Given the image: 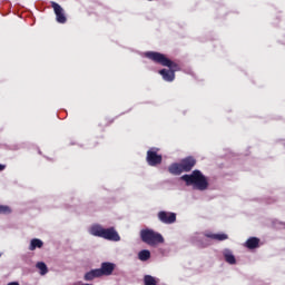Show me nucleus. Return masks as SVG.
Here are the masks:
<instances>
[{
	"label": "nucleus",
	"mask_w": 285,
	"mask_h": 285,
	"mask_svg": "<svg viewBox=\"0 0 285 285\" xmlns=\"http://www.w3.org/2000/svg\"><path fill=\"white\" fill-rule=\"evenodd\" d=\"M206 237L216 239L217 242H225V239H228V235L226 234H206Z\"/></svg>",
	"instance_id": "14"
},
{
	"label": "nucleus",
	"mask_w": 285,
	"mask_h": 285,
	"mask_svg": "<svg viewBox=\"0 0 285 285\" xmlns=\"http://www.w3.org/2000/svg\"><path fill=\"white\" fill-rule=\"evenodd\" d=\"M1 170H6V165L0 164V173H1Z\"/></svg>",
	"instance_id": "20"
},
{
	"label": "nucleus",
	"mask_w": 285,
	"mask_h": 285,
	"mask_svg": "<svg viewBox=\"0 0 285 285\" xmlns=\"http://www.w3.org/2000/svg\"><path fill=\"white\" fill-rule=\"evenodd\" d=\"M37 248H43V242L39 238H33L30 242L29 250H37Z\"/></svg>",
	"instance_id": "13"
},
{
	"label": "nucleus",
	"mask_w": 285,
	"mask_h": 285,
	"mask_svg": "<svg viewBox=\"0 0 285 285\" xmlns=\"http://www.w3.org/2000/svg\"><path fill=\"white\" fill-rule=\"evenodd\" d=\"M144 284L145 285H157V279L155 277H153L151 275H145Z\"/></svg>",
	"instance_id": "17"
},
{
	"label": "nucleus",
	"mask_w": 285,
	"mask_h": 285,
	"mask_svg": "<svg viewBox=\"0 0 285 285\" xmlns=\"http://www.w3.org/2000/svg\"><path fill=\"white\" fill-rule=\"evenodd\" d=\"M186 186H195L197 190H207L208 189V179L199 169H195L190 175L186 174L181 176Z\"/></svg>",
	"instance_id": "2"
},
{
	"label": "nucleus",
	"mask_w": 285,
	"mask_h": 285,
	"mask_svg": "<svg viewBox=\"0 0 285 285\" xmlns=\"http://www.w3.org/2000/svg\"><path fill=\"white\" fill-rule=\"evenodd\" d=\"M12 209L8 205H0V215H10Z\"/></svg>",
	"instance_id": "19"
},
{
	"label": "nucleus",
	"mask_w": 285,
	"mask_h": 285,
	"mask_svg": "<svg viewBox=\"0 0 285 285\" xmlns=\"http://www.w3.org/2000/svg\"><path fill=\"white\" fill-rule=\"evenodd\" d=\"M225 257V262H227V264H236V259H235V255H233L230 252H227L224 254Z\"/></svg>",
	"instance_id": "18"
},
{
	"label": "nucleus",
	"mask_w": 285,
	"mask_h": 285,
	"mask_svg": "<svg viewBox=\"0 0 285 285\" xmlns=\"http://www.w3.org/2000/svg\"><path fill=\"white\" fill-rule=\"evenodd\" d=\"M159 149L157 148H151L147 151V164L149 166H159V164H161V161L164 160V158L161 157V155L157 154Z\"/></svg>",
	"instance_id": "5"
},
{
	"label": "nucleus",
	"mask_w": 285,
	"mask_h": 285,
	"mask_svg": "<svg viewBox=\"0 0 285 285\" xmlns=\"http://www.w3.org/2000/svg\"><path fill=\"white\" fill-rule=\"evenodd\" d=\"M51 8L53 9L58 23H66V21H68V18H66V13L63 12V8H61L59 3L51 1Z\"/></svg>",
	"instance_id": "6"
},
{
	"label": "nucleus",
	"mask_w": 285,
	"mask_h": 285,
	"mask_svg": "<svg viewBox=\"0 0 285 285\" xmlns=\"http://www.w3.org/2000/svg\"><path fill=\"white\" fill-rule=\"evenodd\" d=\"M197 165V159L195 157L189 156L180 160V166L184 173H190L193 168Z\"/></svg>",
	"instance_id": "8"
},
{
	"label": "nucleus",
	"mask_w": 285,
	"mask_h": 285,
	"mask_svg": "<svg viewBox=\"0 0 285 285\" xmlns=\"http://www.w3.org/2000/svg\"><path fill=\"white\" fill-rule=\"evenodd\" d=\"M246 248H249V250H254V248H259V238L257 237H250L245 243Z\"/></svg>",
	"instance_id": "12"
},
{
	"label": "nucleus",
	"mask_w": 285,
	"mask_h": 285,
	"mask_svg": "<svg viewBox=\"0 0 285 285\" xmlns=\"http://www.w3.org/2000/svg\"><path fill=\"white\" fill-rule=\"evenodd\" d=\"M99 277H102L101 271L99 268H96L87 272L83 276V279L85 282H92V279H97Z\"/></svg>",
	"instance_id": "10"
},
{
	"label": "nucleus",
	"mask_w": 285,
	"mask_h": 285,
	"mask_svg": "<svg viewBox=\"0 0 285 285\" xmlns=\"http://www.w3.org/2000/svg\"><path fill=\"white\" fill-rule=\"evenodd\" d=\"M90 234L94 235V237H101L102 239H107L108 242L121 240V236H119V233H117V229H115V227L104 228L100 225H94L90 228Z\"/></svg>",
	"instance_id": "3"
},
{
	"label": "nucleus",
	"mask_w": 285,
	"mask_h": 285,
	"mask_svg": "<svg viewBox=\"0 0 285 285\" xmlns=\"http://www.w3.org/2000/svg\"><path fill=\"white\" fill-rule=\"evenodd\" d=\"M158 219L161 224H175L177 222V214L161 210L158 213Z\"/></svg>",
	"instance_id": "7"
},
{
	"label": "nucleus",
	"mask_w": 285,
	"mask_h": 285,
	"mask_svg": "<svg viewBox=\"0 0 285 285\" xmlns=\"http://www.w3.org/2000/svg\"><path fill=\"white\" fill-rule=\"evenodd\" d=\"M140 239L148 246H158V244H164V236L148 228L140 230Z\"/></svg>",
	"instance_id": "4"
},
{
	"label": "nucleus",
	"mask_w": 285,
	"mask_h": 285,
	"mask_svg": "<svg viewBox=\"0 0 285 285\" xmlns=\"http://www.w3.org/2000/svg\"><path fill=\"white\" fill-rule=\"evenodd\" d=\"M8 285H19V283H17V282H11V283H8Z\"/></svg>",
	"instance_id": "21"
},
{
	"label": "nucleus",
	"mask_w": 285,
	"mask_h": 285,
	"mask_svg": "<svg viewBox=\"0 0 285 285\" xmlns=\"http://www.w3.org/2000/svg\"><path fill=\"white\" fill-rule=\"evenodd\" d=\"M168 173L170 175H181L184 173V169L181 167V163H174L168 167Z\"/></svg>",
	"instance_id": "11"
},
{
	"label": "nucleus",
	"mask_w": 285,
	"mask_h": 285,
	"mask_svg": "<svg viewBox=\"0 0 285 285\" xmlns=\"http://www.w3.org/2000/svg\"><path fill=\"white\" fill-rule=\"evenodd\" d=\"M36 267L40 271V275H47L48 274V265L43 262L37 263Z\"/></svg>",
	"instance_id": "16"
},
{
	"label": "nucleus",
	"mask_w": 285,
	"mask_h": 285,
	"mask_svg": "<svg viewBox=\"0 0 285 285\" xmlns=\"http://www.w3.org/2000/svg\"><path fill=\"white\" fill-rule=\"evenodd\" d=\"M115 268H116V265L114 263L104 262L101 263L99 271L102 277H110V275L115 273Z\"/></svg>",
	"instance_id": "9"
},
{
	"label": "nucleus",
	"mask_w": 285,
	"mask_h": 285,
	"mask_svg": "<svg viewBox=\"0 0 285 285\" xmlns=\"http://www.w3.org/2000/svg\"><path fill=\"white\" fill-rule=\"evenodd\" d=\"M149 258H150V250L142 249L138 253V259H140V262H148Z\"/></svg>",
	"instance_id": "15"
},
{
	"label": "nucleus",
	"mask_w": 285,
	"mask_h": 285,
	"mask_svg": "<svg viewBox=\"0 0 285 285\" xmlns=\"http://www.w3.org/2000/svg\"><path fill=\"white\" fill-rule=\"evenodd\" d=\"M145 57L147 59H150V61H154V63H159L160 66L170 68V70L168 69L159 70V75H161L165 81H175V71L179 69V65L168 59L166 55L157 51H148L145 53Z\"/></svg>",
	"instance_id": "1"
}]
</instances>
